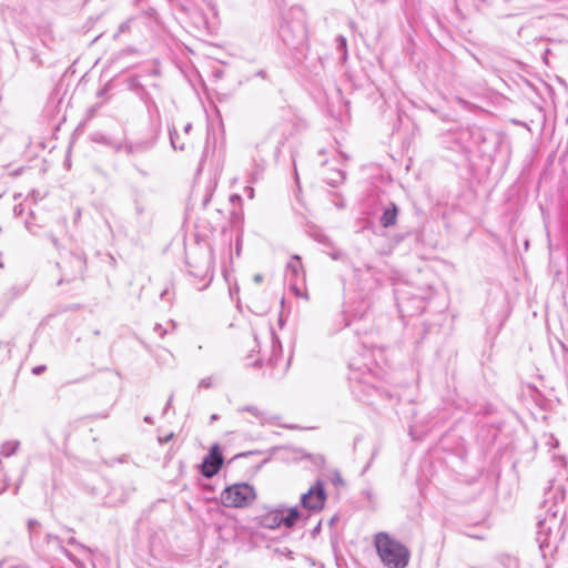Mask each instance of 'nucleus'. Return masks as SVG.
Wrapping results in <instances>:
<instances>
[{"mask_svg":"<svg viewBox=\"0 0 568 568\" xmlns=\"http://www.w3.org/2000/svg\"><path fill=\"white\" fill-rule=\"evenodd\" d=\"M262 280H263V277H262V275H261V274H256V275H254V282H255V283H261V282H262Z\"/></svg>","mask_w":568,"mask_h":568,"instance_id":"obj_14","label":"nucleus"},{"mask_svg":"<svg viewBox=\"0 0 568 568\" xmlns=\"http://www.w3.org/2000/svg\"><path fill=\"white\" fill-rule=\"evenodd\" d=\"M213 385V379L211 377H206L200 381L199 387L209 388Z\"/></svg>","mask_w":568,"mask_h":568,"instance_id":"obj_10","label":"nucleus"},{"mask_svg":"<svg viewBox=\"0 0 568 568\" xmlns=\"http://www.w3.org/2000/svg\"><path fill=\"white\" fill-rule=\"evenodd\" d=\"M245 193L246 195L250 197V199H253L254 197V189L252 186H246L245 187Z\"/></svg>","mask_w":568,"mask_h":568,"instance_id":"obj_11","label":"nucleus"},{"mask_svg":"<svg viewBox=\"0 0 568 568\" xmlns=\"http://www.w3.org/2000/svg\"><path fill=\"white\" fill-rule=\"evenodd\" d=\"M216 418H217V417H216V415H212V416H211V419H212V420H215Z\"/></svg>","mask_w":568,"mask_h":568,"instance_id":"obj_21","label":"nucleus"},{"mask_svg":"<svg viewBox=\"0 0 568 568\" xmlns=\"http://www.w3.org/2000/svg\"><path fill=\"white\" fill-rule=\"evenodd\" d=\"M325 499L326 493L324 485L323 483L317 481L308 489L307 493L302 495L301 504L310 511H320L324 507Z\"/></svg>","mask_w":568,"mask_h":568,"instance_id":"obj_5","label":"nucleus"},{"mask_svg":"<svg viewBox=\"0 0 568 568\" xmlns=\"http://www.w3.org/2000/svg\"><path fill=\"white\" fill-rule=\"evenodd\" d=\"M336 483H342V478L339 475H336Z\"/></svg>","mask_w":568,"mask_h":568,"instance_id":"obj_16","label":"nucleus"},{"mask_svg":"<svg viewBox=\"0 0 568 568\" xmlns=\"http://www.w3.org/2000/svg\"><path fill=\"white\" fill-rule=\"evenodd\" d=\"M358 392H359V390H358V388H356V392H355V393H357V396H359V398H363L364 396H363V395H361V393H358Z\"/></svg>","mask_w":568,"mask_h":568,"instance_id":"obj_19","label":"nucleus"},{"mask_svg":"<svg viewBox=\"0 0 568 568\" xmlns=\"http://www.w3.org/2000/svg\"><path fill=\"white\" fill-rule=\"evenodd\" d=\"M220 498L225 507L245 508L256 499V491L253 486L246 483H239L227 486L221 493Z\"/></svg>","mask_w":568,"mask_h":568,"instance_id":"obj_2","label":"nucleus"},{"mask_svg":"<svg viewBox=\"0 0 568 568\" xmlns=\"http://www.w3.org/2000/svg\"><path fill=\"white\" fill-rule=\"evenodd\" d=\"M248 412H252L253 414H256V409L248 408Z\"/></svg>","mask_w":568,"mask_h":568,"instance_id":"obj_20","label":"nucleus"},{"mask_svg":"<svg viewBox=\"0 0 568 568\" xmlns=\"http://www.w3.org/2000/svg\"><path fill=\"white\" fill-rule=\"evenodd\" d=\"M223 464L222 453L219 445H213L207 456L204 458L201 469L205 477H212L220 470Z\"/></svg>","mask_w":568,"mask_h":568,"instance_id":"obj_6","label":"nucleus"},{"mask_svg":"<svg viewBox=\"0 0 568 568\" xmlns=\"http://www.w3.org/2000/svg\"><path fill=\"white\" fill-rule=\"evenodd\" d=\"M358 392H359V390H358V388H356V392H355V393H357V396H359V398H363L364 396H363V395H361V393H358Z\"/></svg>","mask_w":568,"mask_h":568,"instance_id":"obj_18","label":"nucleus"},{"mask_svg":"<svg viewBox=\"0 0 568 568\" xmlns=\"http://www.w3.org/2000/svg\"><path fill=\"white\" fill-rule=\"evenodd\" d=\"M374 546L381 561L387 568H405L410 558L408 548L386 532H378L374 537Z\"/></svg>","mask_w":568,"mask_h":568,"instance_id":"obj_1","label":"nucleus"},{"mask_svg":"<svg viewBox=\"0 0 568 568\" xmlns=\"http://www.w3.org/2000/svg\"><path fill=\"white\" fill-rule=\"evenodd\" d=\"M337 41L339 42V47L341 48H345L346 47V39L344 37H339L337 39Z\"/></svg>","mask_w":568,"mask_h":568,"instance_id":"obj_13","label":"nucleus"},{"mask_svg":"<svg viewBox=\"0 0 568 568\" xmlns=\"http://www.w3.org/2000/svg\"><path fill=\"white\" fill-rule=\"evenodd\" d=\"M45 369L44 366H37L32 369L33 374L39 375Z\"/></svg>","mask_w":568,"mask_h":568,"instance_id":"obj_12","label":"nucleus"},{"mask_svg":"<svg viewBox=\"0 0 568 568\" xmlns=\"http://www.w3.org/2000/svg\"><path fill=\"white\" fill-rule=\"evenodd\" d=\"M190 128H191V124H187L185 130L187 131V130H190Z\"/></svg>","mask_w":568,"mask_h":568,"instance_id":"obj_22","label":"nucleus"},{"mask_svg":"<svg viewBox=\"0 0 568 568\" xmlns=\"http://www.w3.org/2000/svg\"><path fill=\"white\" fill-rule=\"evenodd\" d=\"M286 278L288 280L290 287L297 297L307 298L305 290V271L301 258L293 256L286 265Z\"/></svg>","mask_w":568,"mask_h":568,"instance_id":"obj_4","label":"nucleus"},{"mask_svg":"<svg viewBox=\"0 0 568 568\" xmlns=\"http://www.w3.org/2000/svg\"><path fill=\"white\" fill-rule=\"evenodd\" d=\"M352 379L356 383V385H354V392H356V388L362 387V385L371 386L373 389L377 388V384L375 383L376 377L372 372L362 374L354 373Z\"/></svg>","mask_w":568,"mask_h":568,"instance_id":"obj_7","label":"nucleus"},{"mask_svg":"<svg viewBox=\"0 0 568 568\" xmlns=\"http://www.w3.org/2000/svg\"><path fill=\"white\" fill-rule=\"evenodd\" d=\"M300 517V513L297 508H286L281 507L276 509L268 510L261 517V524L270 529H275L281 526H285L286 528H291L294 526L296 520Z\"/></svg>","mask_w":568,"mask_h":568,"instance_id":"obj_3","label":"nucleus"},{"mask_svg":"<svg viewBox=\"0 0 568 568\" xmlns=\"http://www.w3.org/2000/svg\"><path fill=\"white\" fill-rule=\"evenodd\" d=\"M396 216H397V210L395 206L392 209L385 210V212L383 213V215L381 217L382 225L385 227L394 225L396 222Z\"/></svg>","mask_w":568,"mask_h":568,"instance_id":"obj_8","label":"nucleus"},{"mask_svg":"<svg viewBox=\"0 0 568 568\" xmlns=\"http://www.w3.org/2000/svg\"><path fill=\"white\" fill-rule=\"evenodd\" d=\"M171 143H172V145H173L174 148H176V146H175L174 139H173V135H171Z\"/></svg>","mask_w":568,"mask_h":568,"instance_id":"obj_17","label":"nucleus"},{"mask_svg":"<svg viewBox=\"0 0 568 568\" xmlns=\"http://www.w3.org/2000/svg\"><path fill=\"white\" fill-rule=\"evenodd\" d=\"M19 448V442L18 440H8L2 444L0 454L4 457H10L13 455L17 449Z\"/></svg>","mask_w":568,"mask_h":568,"instance_id":"obj_9","label":"nucleus"},{"mask_svg":"<svg viewBox=\"0 0 568 568\" xmlns=\"http://www.w3.org/2000/svg\"><path fill=\"white\" fill-rule=\"evenodd\" d=\"M14 212H16V214H20L22 212V210L20 209V206H16Z\"/></svg>","mask_w":568,"mask_h":568,"instance_id":"obj_15","label":"nucleus"}]
</instances>
